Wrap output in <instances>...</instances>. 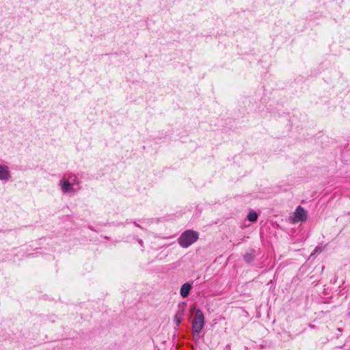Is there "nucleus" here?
Here are the masks:
<instances>
[{
    "label": "nucleus",
    "mask_w": 350,
    "mask_h": 350,
    "mask_svg": "<svg viewBox=\"0 0 350 350\" xmlns=\"http://www.w3.org/2000/svg\"><path fill=\"white\" fill-rule=\"evenodd\" d=\"M191 284L186 282L183 284L180 287V294L183 298H186L189 296V292L191 289Z\"/></svg>",
    "instance_id": "423d86ee"
},
{
    "label": "nucleus",
    "mask_w": 350,
    "mask_h": 350,
    "mask_svg": "<svg viewBox=\"0 0 350 350\" xmlns=\"http://www.w3.org/2000/svg\"><path fill=\"white\" fill-rule=\"evenodd\" d=\"M198 233L192 230H187L182 233L178 241L179 245L184 248L189 247L198 239Z\"/></svg>",
    "instance_id": "f03ea898"
},
{
    "label": "nucleus",
    "mask_w": 350,
    "mask_h": 350,
    "mask_svg": "<svg viewBox=\"0 0 350 350\" xmlns=\"http://www.w3.org/2000/svg\"><path fill=\"white\" fill-rule=\"evenodd\" d=\"M174 321L176 324V325H179L182 321V319L180 317H178V315L176 314L174 317Z\"/></svg>",
    "instance_id": "9d476101"
},
{
    "label": "nucleus",
    "mask_w": 350,
    "mask_h": 350,
    "mask_svg": "<svg viewBox=\"0 0 350 350\" xmlns=\"http://www.w3.org/2000/svg\"><path fill=\"white\" fill-rule=\"evenodd\" d=\"M323 251V247L321 246H317L314 250V253L311 254V256L314 255L316 253H320Z\"/></svg>",
    "instance_id": "1a4fd4ad"
},
{
    "label": "nucleus",
    "mask_w": 350,
    "mask_h": 350,
    "mask_svg": "<svg viewBox=\"0 0 350 350\" xmlns=\"http://www.w3.org/2000/svg\"><path fill=\"white\" fill-rule=\"evenodd\" d=\"M306 219V212L301 206H297L294 213V221H302Z\"/></svg>",
    "instance_id": "39448f33"
},
{
    "label": "nucleus",
    "mask_w": 350,
    "mask_h": 350,
    "mask_svg": "<svg viewBox=\"0 0 350 350\" xmlns=\"http://www.w3.org/2000/svg\"><path fill=\"white\" fill-rule=\"evenodd\" d=\"M58 185L64 194H75L81 189L79 176L70 172L63 174Z\"/></svg>",
    "instance_id": "f257e3e1"
},
{
    "label": "nucleus",
    "mask_w": 350,
    "mask_h": 350,
    "mask_svg": "<svg viewBox=\"0 0 350 350\" xmlns=\"http://www.w3.org/2000/svg\"><path fill=\"white\" fill-rule=\"evenodd\" d=\"M247 219L251 222L256 221L258 219V214L254 211H251L247 215Z\"/></svg>",
    "instance_id": "0eeeda50"
},
{
    "label": "nucleus",
    "mask_w": 350,
    "mask_h": 350,
    "mask_svg": "<svg viewBox=\"0 0 350 350\" xmlns=\"http://www.w3.org/2000/svg\"><path fill=\"white\" fill-rule=\"evenodd\" d=\"M136 225L137 227H139V228H141V226L137 224H135Z\"/></svg>",
    "instance_id": "f8f14e48"
},
{
    "label": "nucleus",
    "mask_w": 350,
    "mask_h": 350,
    "mask_svg": "<svg viewBox=\"0 0 350 350\" xmlns=\"http://www.w3.org/2000/svg\"><path fill=\"white\" fill-rule=\"evenodd\" d=\"M252 255L250 254H247L244 256V260L247 262H250L252 260Z\"/></svg>",
    "instance_id": "6e6552de"
},
{
    "label": "nucleus",
    "mask_w": 350,
    "mask_h": 350,
    "mask_svg": "<svg viewBox=\"0 0 350 350\" xmlns=\"http://www.w3.org/2000/svg\"><path fill=\"white\" fill-rule=\"evenodd\" d=\"M138 242H139V243L142 246V245H143V241H142V239H139V240H138Z\"/></svg>",
    "instance_id": "9b49d317"
},
{
    "label": "nucleus",
    "mask_w": 350,
    "mask_h": 350,
    "mask_svg": "<svg viewBox=\"0 0 350 350\" xmlns=\"http://www.w3.org/2000/svg\"><path fill=\"white\" fill-rule=\"evenodd\" d=\"M11 178L12 176L9 166L3 163L0 164V181L7 183Z\"/></svg>",
    "instance_id": "20e7f679"
},
{
    "label": "nucleus",
    "mask_w": 350,
    "mask_h": 350,
    "mask_svg": "<svg viewBox=\"0 0 350 350\" xmlns=\"http://www.w3.org/2000/svg\"><path fill=\"white\" fill-rule=\"evenodd\" d=\"M193 310L196 311V315L192 321V329L194 334H198L204 327V317L200 309H196L193 307Z\"/></svg>",
    "instance_id": "7ed1b4c3"
}]
</instances>
